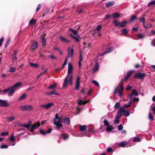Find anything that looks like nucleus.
<instances>
[{"label": "nucleus", "mask_w": 155, "mask_h": 155, "mask_svg": "<svg viewBox=\"0 0 155 155\" xmlns=\"http://www.w3.org/2000/svg\"><path fill=\"white\" fill-rule=\"evenodd\" d=\"M73 76L72 75H68L67 77L65 79L63 84V87L65 88L67 87L68 83L70 85H72L73 83L72 80Z\"/></svg>", "instance_id": "1"}, {"label": "nucleus", "mask_w": 155, "mask_h": 155, "mask_svg": "<svg viewBox=\"0 0 155 155\" xmlns=\"http://www.w3.org/2000/svg\"><path fill=\"white\" fill-rule=\"evenodd\" d=\"M79 130L81 132L80 133L79 136V137H83L84 136H89L90 134L91 133V132L89 131V132H87L86 133H83L82 131H85L87 130V127L86 125L81 126L80 125Z\"/></svg>", "instance_id": "2"}, {"label": "nucleus", "mask_w": 155, "mask_h": 155, "mask_svg": "<svg viewBox=\"0 0 155 155\" xmlns=\"http://www.w3.org/2000/svg\"><path fill=\"white\" fill-rule=\"evenodd\" d=\"M54 124L56 126L58 129L62 126V120L61 117H59L58 114H55V118L53 119Z\"/></svg>", "instance_id": "3"}, {"label": "nucleus", "mask_w": 155, "mask_h": 155, "mask_svg": "<svg viewBox=\"0 0 155 155\" xmlns=\"http://www.w3.org/2000/svg\"><path fill=\"white\" fill-rule=\"evenodd\" d=\"M15 139L14 137V134H13L8 138V141L10 143L9 144L10 145L13 146L15 144Z\"/></svg>", "instance_id": "4"}, {"label": "nucleus", "mask_w": 155, "mask_h": 155, "mask_svg": "<svg viewBox=\"0 0 155 155\" xmlns=\"http://www.w3.org/2000/svg\"><path fill=\"white\" fill-rule=\"evenodd\" d=\"M67 51L68 54L66 57V59L70 58L74 54V50L73 48H71L70 47H68L67 49Z\"/></svg>", "instance_id": "5"}, {"label": "nucleus", "mask_w": 155, "mask_h": 155, "mask_svg": "<svg viewBox=\"0 0 155 155\" xmlns=\"http://www.w3.org/2000/svg\"><path fill=\"white\" fill-rule=\"evenodd\" d=\"M145 76V74L144 73H142L140 72L136 73L134 75V77L137 79H143Z\"/></svg>", "instance_id": "6"}, {"label": "nucleus", "mask_w": 155, "mask_h": 155, "mask_svg": "<svg viewBox=\"0 0 155 155\" xmlns=\"http://www.w3.org/2000/svg\"><path fill=\"white\" fill-rule=\"evenodd\" d=\"M134 70H131L127 72V75L125 76V78L124 79L122 78L121 80L122 81H126L129 78L131 75L134 73Z\"/></svg>", "instance_id": "7"}, {"label": "nucleus", "mask_w": 155, "mask_h": 155, "mask_svg": "<svg viewBox=\"0 0 155 155\" xmlns=\"http://www.w3.org/2000/svg\"><path fill=\"white\" fill-rule=\"evenodd\" d=\"M40 125L39 122L35 123L30 127V130L32 131L38 127Z\"/></svg>", "instance_id": "8"}, {"label": "nucleus", "mask_w": 155, "mask_h": 155, "mask_svg": "<svg viewBox=\"0 0 155 155\" xmlns=\"http://www.w3.org/2000/svg\"><path fill=\"white\" fill-rule=\"evenodd\" d=\"M8 89L9 93L8 94V95L11 96H12L16 90L12 86L9 87Z\"/></svg>", "instance_id": "9"}, {"label": "nucleus", "mask_w": 155, "mask_h": 155, "mask_svg": "<svg viewBox=\"0 0 155 155\" xmlns=\"http://www.w3.org/2000/svg\"><path fill=\"white\" fill-rule=\"evenodd\" d=\"M68 75H70V74L72 72L73 67L71 63H68Z\"/></svg>", "instance_id": "10"}, {"label": "nucleus", "mask_w": 155, "mask_h": 155, "mask_svg": "<svg viewBox=\"0 0 155 155\" xmlns=\"http://www.w3.org/2000/svg\"><path fill=\"white\" fill-rule=\"evenodd\" d=\"M114 50V48L113 47H110L109 48H107L104 52V53L102 54H100V56H103L106 54L109 53L111 52Z\"/></svg>", "instance_id": "11"}, {"label": "nucleus", "mask_w": 155, "mask_h": 155, "mask_svg": "<svg viewBox=\"0 0 155 155\" xmlns=\"http://www.w3.org/2000/svg\"><path fill=\"white\" fill-rule=\"evenodd\" d=\"M80 77H77L75 86V89L76 90H78L79 89L80 86Z\"/></svg>", "instance_id": "12"}, {"label": "nucleus", "mask_w": 155, "mask_h": 155, "mask_svg": "<svg viewBox=\"0 0 155 155\" xmlns=\"http://www.w3.org/2000/svg\"><path fill=\"white\" fill-rule=\"evenodd\" d=\"M8 106L7 102L5 100L0 99V106L3 107H7Z\"/></svg>", "instance_id": "13"}, {"label": "nucleus", "mask_w": 155, "mask_h": 155, "mask_svg": "<svg viewBox=\"0 0 155 155\" xmlns=\"http://www.w3.org/2000/svg\"><path fill=\"white\" fill-rule=\"evenodd\" d=\"M52 129L51 128H49L47 131L45 132L44 130L40 129L39 130V132L41 134L45 135L46 134H49L51 133L52 131Z\"/></svg>", "instance_id": "14"}, {"label": "nucleus", "mask_w": 155, "mask_h": 155, "mask_svg": "<svg viewBox=\"0 0 155 155\" xmlns=\"http://www.w3.org/2000/svg\"><path fill=\"white\" fill-rule=\"evenodd\" d=\"M119 87V86H117L116 87L114 93L116 94H117L118 93L119 96L120 97H121L123 95V94L121 92H119V90H118Z\"/></svg>", "instance_id": "15"}, {"label": "nucleus", "mask_w": 155, "mask_h": 155, "mask_svg": "<svg viewBox=\"0 0 155 155\" xmlns=\"http://www.w3.org/2000/svg\"><path fill=\"white\" fill-rule=\"evenodd\" d=\"M99 68V65L98 63L96 61L93 70V73H95L96 71L98 70Z\"/></svg>", "instance_id": "16"}, {"label": "nucleus", "mask_w": 155, "mask_h": 155, "mask_svg": "<svg viewBox=\"0 0 155 155\" xmlns=\"http://www.w3.org/2000/svg\"><path fill=\"white\" fill-rule=\"evenodd\" d=\"M123 110V107H120L119 111L117 113V115L116 117L120 118L122 115V112Z\"/></svg>", "instance_id": "17"}, {"label": "nucleus", "mask_w": 155, "mask_h": 155, "mask_svg": "<svg viewBox=\"0 0 155 155\" xmlns=\"http://www.w3.org/2000/svg\"><path fill=\"white\" fill-rule=\"evenodd\" d=\"M46 94L48 95H51L52 94H54L56 95H59L60 94L57 93L55 91H53L50 92H47L46 93Z\"/></svg>", "instance_id": "18"}, {"label": "nucleus", "mask_w": 155, "mask_h": 155, "mask_svg": "<svg viewBox=\"0 0 155 155\" xmlns=\"http://www.w3.org/2000/svg\"><path fill=\"white\" fill-rule=\"evenodd\" d=\"M64 122L65 124L69 125L70 124V119L68 117L65 118L64 119Z\"/></svg>", "instance_id": "19"}, {"label": "nucleus", "mask_w": 155, "mask_h": 155, "mask_svg": "<svg viewBox=\"0 0 155 155\" xmlns=\"http://www.w3.org/2000/svg\"><path fill=\"white\" fill-rule=\"evenodd\" d=\"M21 84L22 83H21L18 82L15 84L14 85L12 86V87L16 90L17 89V88L20 86Z\"/></svg>", "instance_id": "20"}, {"label": "nucleus", "mask_w": 155, "mask_h": 155, "mask_svg": "<svg viewBox=\"0 0 155 155\" xmlns=\"http://www.w3.org/2000/svg\"><path fill=\"white\" fill-rule=\"evenodd\" d=\"M114 3V2L112 1L110 2H108L106 3L105 5L107 8L111 7L113 5Z\"/></svg>", "instance_id": "21"}, {"label": "nucleus", "mask_w": 155, "mask_h": 155, "mask_svg": "<svg viewBox=\"0 0 155 155\" xmlns=\"http://www.w3.org/2000/svg\"><path fill=\"white\" fill-rule=\"evenodd\" d=\"M122 113L126 117H128L130 115V113L129 112L126 111L124 109V107H123V110L122 111Z\"/></svg>", "instance_id": "22"}, {"label": "nucleus", "mask_w": 155, "mask_h": 155, "mask_svg": "<svg viewBox=\"0 0 155 155\" xmlns=\"http://www.w3.org/2000/svg\"><path fill=\"white\" fill-rule=\"evenodd\" d=\"M25 107L26 110H31L32 109L33 107V106L30 104L25 105Z\"/></svg>", "instance_id": "23"}, {"label": "nucleus", "mask_w": 155, "mask_h": 155, "mask_svg": "<svg viewBox=\"0 0 155 155\" xmlns=\"http://www.w3.org/2000/svg\"><path fill=\"white\" fill-rule=\"evenodd\" d=\"M57 84L56 83H54L53 84H52L50 86L48 87V89H51L53 90H55L56 88Z\"/></svg>", "instance_id": "24"}, {"label": "nucleus", "mask_w": 155, "mask_h": 155, "mask_svg": "<svg viewBox=\"0 0 155 155\" xmlns=\"http://www.w3.org/2000/svg\"><path fill=\"white\" fill-rule=\"evenodd\" d=\"M38 47V43L35 42H34L32 43V45L31 46V49H34L37 48Z\"/></svg>", "instance_id": "25"}, {"label": "nucleus", "mask_w": 155, "mask_h": 155, "mask_svg": "<svg viewBox=\"0 0 155 155\" xmlns=\"http://www.w3.org/2000/svg\"><path fill=\"white\" fill-rule=\"evenodd\" d=\"M27 95L25 94H23L18 98V100L19 101H20L22 100H24L25 99Z\"/></svg>", "instance_id": "26"}, {"label": "nucleus", "mask_w": 155, "mask_h": 155, "mask_svg": "<svg viewBox=\"0 0 155 155\" xmlns=\"http://www.w3.org/2000/svg\"><path fill=\"white\" fill-rule=\"evenodd\" d=\"M114 23L115 24V26L116 27H120L121 22L117 21H114Z\"/></svg>", "instance_id": "27"}, {"label": "nucleus", "mask_w": 155, "mask_h": 155, "mask_svg": "<svg viewBox=\"0 0 155 155\" xmlns=\"http://www.w3.org/2000/svg\"><path fill=\"white\" fill-rule=\"evenodd\" d=\"M60 37L61 40L67 43H69L70 42V41L69 40L67 39H66L64 37L60 36Z\"/></svg>", "instance_id": "28"}, {"label": "nucleus", "mask_w": 155, "mask_h": 155, "mask_svg": "<svg viewBox=\"0 0 155 155\" xmlns=\"http://www.w3.org/2000/svg\"><path fill=\"white\" fill-rule=\"evenodd\" d=\"M127 143L124 141H122L119 144V146L120 147H124L127 144Z\"/></svg>", "instance_id": "29"}, {"label": "nucleus", "mask_w": 155, "mask_h": 155, "mask_svg": "<svg viewBox=\"0 0 155 155\" xmlns=\"http://www.w3.org/2000/svg\"><path fill=\"white\" fill-rule=\"evenodd\" d=\"M137 36L138 39L144 38L145 37L144 35L140 33L138 34Z\"/></svg>", "instance_id": "30"}, {"label": "nucleus", "mask_w": 155, "mask_h": 155, "mask_svg": "<svg viewBox=\"0 0 155 155\" xmlns=\"http://www.w3.org/2000/svg\"><path fill=\"white\" fill-rule=\"evenodd\" d=\"M68 135L66 134H61V137L64 140H67L68 137Z\"/></svg>", "instance_id": "31"}, {"label": "nucleus", "mask_w": 155, "mask_h": 155, "mask_svg": "<svg viewBox=\"0 0 155 155\" xmlns=\"http://www.w3.org/2000/svg\"><path fill=\"white\" fill-rule=\"evenodd\" d=\"M41 42L42 43V45L43 46H45L46 43V39L45 38H42L41 40Z\"/></svg>", "instance_id": "32"}, {"label": "nucleus", "mask_w": 155, "mask_h": 155, "mask_svg": "<svg viewBox=\"0 0 155 155\" xmlns=\"http://www.w3.org/2000/svg\"><path fill=\"white\" fill-rule=\"evenodd\" d=\"M30 65L31 67H34L35 68H37L38 67V65L36 63H30Z\"/></svg>", "instance_id": "33"}, {"label": "nucleus", "mask_w": 155, "mask_h": 155, "mask_svg": "<svg viewBox=\"0 0 155 155\" xmlns=\"http://www.w3.org/2000/svg\"><path fill=\"white\" fill-rule=\"evenodd\" d=\"M36 21L35 19L32 18L29 21V23L30 25H35L36 23Z\"/></svg>", "instance_id": "34"}, {"label": "nucleus", "mask_w": 155, "mask_h": 155, "mask_svg": "<svg viewBox=\"0 0 155 155\" xmlns=\"http://www.w3.org/2000/svg\"><path fill=\"white\" fill-rule=\"evenodd\" d=\"M7 119L9 122H11L15 119V117L14 116L9 117H7Z\"/></svg>", "instance_id": "35"}, {"label": "nucleus", "mask_w": 155, "mask_h": 155, "mask_svg": "<svg viewBox=\"0 0 155 155\" xmlns=\"http://www.w3.org/2000/svg\"><path fill=\"white\" fill-rule=\"evenodd\" d=\"M127 23V21L126 20H124L121 22L120 27H125L126 26V24Z\"/></svg>", "instance_id": "36"}, {"label": "nucleus", "mask_w": 155, "mask_h": 155, "mask_svg": "<svg viewBox=\"0 0 155 155\" xmlns=\"http://www.w3.org/2000/svg\"><path fill=\"white\" fill-rule=\"evenodd\" d=\"M153 5L155 6V0L150 2L148 4V6H152Z\"/></svg>", "instance_id": "37"}, {"label": "nucleus", "mask_w": 155, "mask_h": 155, "mask_svg": "<svg viewBox=\"0 0 155 155\" xmlns=\"http://www.w3.org/2000/svg\"><path fill=\"white\" fill-rule=\"evenodd\" d=\"M70 36L72 38H73L75 40H76L77 41H79V37H78V36H77V37H75L71 34L70 35Z\"/></svg>", "instance_id": "38"}, {"label": "nucleus", "mask_w": 155, "mask_h": 155, "mask_svg": "<svg viewBox=\"0 0 155 155\" xmlns=\"http://www.w3.org/2000/svg\"><path fill=\"white\" fill-rule=\"evenodd\" d=\"M54 105V104L53 103H49L47 104H46V108L48 109Z\"/></svg>", "instance_id": "39"}, {"label": "nucleus", "mask_w": 155, "mask_h": 155, "mask_svg": "<svg viewBox=\"0 0 155 155\" xmlns=\"http://www.w3.org/2000/svg\"><path fill=\"white\" fill-rule=\"evenodd\" d=\"M143 27L146 28H150L152 26V25L151 24H147V25H146L145 24H143Z\"/></svg>", "instance_id": "40"}, {"label": "nucleus", "mask_w": 155, "mask_h": 155, "mask_svg": "<svg viewBox=\"0 0 155 155\" xmlns=\"http://www.w3.org/2000/svg\"><path fill=\"white\" fill-rule=\"evenodd\" d=\"M69 29L70 31L72 32L74 35H76L77 36H79V35L78 34L76 30H74L71 28H69Z\"/></svg>", "instance_id": "41"}, {"label": "nucleus", "mask_w": 155, "mask_h": 155, "mask_svg": "<svg viewBox=\"0 0 155 155\" xmlns=\"http://www.w3.org/2000/svg\"><path fill=\"white\" fill-rule=\"evenodd\" d=\"M131 93H132L133 95L136 96H137L138 95V92H137L135 90H133L132 91Z\"/></svg>", "instance_id": "42"}, {"label": "nucleus", "mask_w": 155, "mask_h": 155, "mask_svg": "<svg viewBox=\"0 0 155 155\" xmlns=\"http://www.w3.org/2000/svg\"><path fill=\"white\" fill-rule=\"evenodd\" d=\"M133 141L135 142V141H137V142H140V138L137 137H134L133 138Z\"/></svg>", "instance_id": "43"}, {"label": "nucleus", "mask_w": 155, "mask_h": 155, "mask_svg": "<svg viewBox=\"0 0 155 155\" xmlns=\"http://www.w3.org/2000/svg\"><path fill=\"white\" fill-rule=\"evenodd\" d=\"M145 18L143 17L141 18H139V20L140 22H142L143 23V24H145Z\"/></svg>", "instance_id": "44"}, {"label": "nucleus", "mask_w": 155, "mask_h": 155, "mask_svg": "<svg viewBox=\"0 0 155 155\" xmlns=\"http://www.w3.org/2000/svg\"><path fill=\"white\" fill-rule=\"evenodd\" d=\"M113 129V128H112V127L111 126H108V127H107L106 130L107 132L110 131H112Z\"/></svg>", "instance_id": "45"}, {"label": "nucleus", "mask_w": 155, "mask_h": 155, "mask_svg": "<svg viewBox=\"0 0 155 155\" xmlns=\"http://www.w3.org/2000/svg\"><path fill=\"white\" fill-rule=\"evenodd\" d=\"M113 16L114 18H118L119 17L120 15L119 13H114L113 14Z\"/></svg>", "instance_id": "46"}, {"label": "nucleus", "mask_w": 155, "mask_h": 155, "mask_svg": "<svg viewBox=\"0 0 155 155\" xmlns=\"http://www.w3.org/2000/svg\"><path fill=\"white\" fill-rule=\"evenodd\" d=\"M104 124L106 126H109L110 124L108 121L107 120H104Z\"/></svg>", "instance_id": "47"}, {"label": "nucleus", "mask_w": 155, "mask_h": 155, "mask_svg": "<svg viewBox=\"0 0 155 155\" xmlns=\"http://www.w3.org/2000/svg\"><path fill=\"white\" fill-rule=\"evenodd\" d=\"M120 106V103L119 102H118L116 103V104H115L114 106V108L116 109H117Z\"/></svg>", "instance_id": "48"}, {"label": "nucleus", "mask_w": 155, "mask_h": 155, "mask_svg": "<svg viewBox=\"0 0 155 155\" xmlns=\"http://www.w3.org/2000/svg\"><path fill=\"white\" fill-rule=\"evenodd\" d=\"M30 123H28L27 124H24L22 125V126L25 127L27 128H29L30 127Z\"/></svg>", "instance_id": "49"}, {"label": "nucleus", "mask_w": 155, "mask_h": 155, "mask_svg": "<svg viewBox=\"0 0 155 155\" xmlns=\"http://www.w3.org/2000/svg\"><path fill=\"white\" fill-rule=\"evenodd\" d=\"M93 83L96 86L99 87V85L98 82L96 81L93 80L92 81Z\"/></svg>", "instance_id": "50"}, {"label": "nucleus", "mask_w": 155, "mask_h": 155, "mask_svg": "<svg viewBox=\"0 0 155 155\" xmlns=\"http://www.w3.org/2000/svg\"><path fill=\"white\" fill-rule=\"evenodd\" d=\"M149 118L150 121H153V116L150 113L149 114Z\"/></svg>", "instance_id": "51"}, {"label": "nucleus", "mask_w": 155, "mask_h": 155, "mask_svg": "<svg viewBox=\"0 0 155 155\" xmlns=\"http://www.w3.org/2000/svg\"><path fill=\"white\" fill-rule=\"evenodd\" d=\"M19 108L20 110H21L24 111L26 110L25 105L23 106H20Z\"/></svg>", "instance_id": "52"}, {"label": "nucleus", "mask_w": 155, "mask_h": 155, "mask_svg": "<svg viewBox=\"0 0 155 155\" xmlns=\"http://www.w3.org/2000/svg\"><path fill=\"white\" fill-rule=\"evenodd\" d=\"M15 68L11 67L9 70V71L10 72H14L15 71Z\"/></svg>", "instance_id": "53"}, {"label": "nucleus", "mask_w": 155, "mask_h": 155, "mask_svg": "<svg viewBox=\"0 0 155 155\" xmlns=\"http://www.w3.org/2000/svg\"><path fill=\"white\" fill-rule=\"evenodd\" d=\"M119 118L118 117H116L115 120H114V124H117L119 123Z\"/></svg>", "instance_id": "54"}, {"label": "nucleus", "mask_w": 155, "mask_h": 155, "mask_svg": "<svg viewBox=\"0 0 155 155\" xmlns=\"http://www.w3.org/2000/svg\"><path fill=\"white\" fill-rule=\"evenodd\" d=\"M122 32L123 34L125 35L127 33L128 31L127 29H124L122 30Z\"/></svg>", "instance_id": "55"}, {"label": "nucleus", "mask_w": 155, "mask_h": 155, "mask_svg": "<svg viewBox=\"0 0 155 155\" xmlns=\"http://www.w3.org/2000/svg\"><path fill=\"white\" fill-rule=\"evenodd\" d=\"M8 147V146L6 145L2 144L1 146V148H7Z\"/></svg>", "instance_id": "56"}, {"label": "nucleus", "mask_w": 155, "mask_h": 155, "mask_svg": "<svg viewBox=\"0 0 155 155\" xmlns=\"http://www.w3.org/2000/svg\"><path fill=\"white\" fill-rule=\"evenodd\" d=\"M8 132H2L1 134V135L3 136H5L6 135H8Z\"/></svg>", "instance_id": "57"}, {"label": "nucleus", "mask_w": 155, "mask_h": 155, "mask_svg": "<svg viewBox=\"0 0 155 155\" xmlns=\"http://www.w3.org/2000/svg\"><path fill=\"white\" fill-rule=\"evenodd\" d=\"M150 68L152 71H155V65H152Z\"/></svg>", "instance_id": "58"}, {"label": "nucleus", "mask_w": 155, "mask_h": 155, "mask_svg": "<svg viewBox=\"0 0 155 155\" xmlns=\"http://www.w3.org/2000/svg\"><path fill=\"white\" fill-rule=\"evenodd\" d=\"M67 59L66 58V60L65 61V62L64 64H63V65L62 66V69H63L65 67V65H66L67 63Z\"/></svg>", "instance_id": "59"}, {"label": "nucleus", "mask_w": 155, "mask_h": 155, "mask_svg": "<svg viewBox=\"0 0 155 155\" xmlns=\"http://www.w3.org/2000/svg\"><path fill=\"white\" fill-rule=\"evenodd\" d=\"M123 129V126L121 124L118 127V129L119 130H122Z\"/></svg>", "instance_id": "60"}, {"label": "nucleus", "mask_w": 155, "mask_h": 155, "mask_svg": "<svg viewBox=\"0 0 155 155\" xmlns=\"http://www.w3.org/2000/svg\"><path fill=\"white\" fill-rule=\"evenodd\" d=\"M12 58L13 61H16L17 59V58L16 57V55H15V56H14V55H12Z\"/></svg>", "instance_id": "61"}, {"label": "nucleus", "mask_w": 155, "mask_h": 155, "mask_svg": "<svg viewBox=\"0 0 155 155\" xmlns=\"http://www.w3.org/2000/svg\"><path fill=\"white\" fill-rule=\"evenodd\" d=\"M101 26L100 25H99L97 26V28L96 29V30L97 31H99L101 28Z\"/></svg>", "instance_id": "62"}, {"label": "nucleus", "mask_w": 155, "mask_h": 155, "mask_svg": "<svg viewBox=\"0 0 155 155\" xmlns=\"http://www.w3.org/2000/svg\"><path fill=\"white\" fill-rule=\"evenodd\" d=\"M133 102H136L139 101V99L137 97H134L133 100Z\"/></svg>", "instance_id": "63"}, {"label": "nucleus", "mask_w": 155, "mask_h": 155, "mask_svg": "<svg viewBox=\"0 0 155 155\" xmlns=\"http://www.w3.org/2000/svg\"><path fill=\"white\" fill-rule=\"evenodd\" d=\"M137 18V17L135 15L133 16L130 19V21H132L134 20Z\"/></svg>", "instance_id": "64"}]
</instances>
